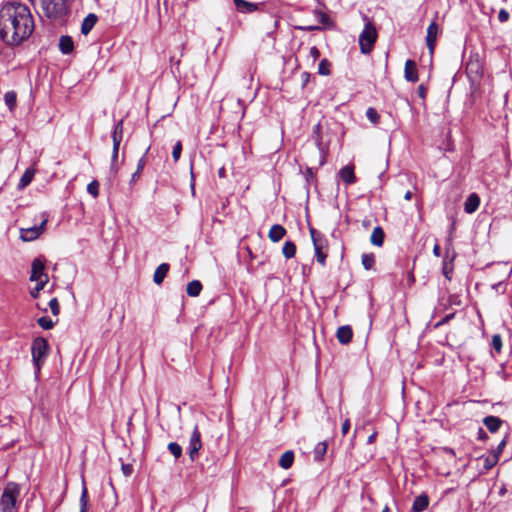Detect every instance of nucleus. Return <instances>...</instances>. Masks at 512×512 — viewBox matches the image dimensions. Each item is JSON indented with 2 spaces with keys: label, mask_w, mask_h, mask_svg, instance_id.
<instances>
[{
  "label": "nucleus",
  "mask_w": 512,
  "mask_h": 512,
  "mask_svg": "<svg viewBox=\"0 0 512 512\" xmlns=\"http://www.w3.org/2000/svg\"><path fill=\"white\" fill-rule=\"evenodd\" d=\"M168 450L176 459H178L182 455V447L176 442L169 443Z\"/></svg>",
  "instance_id": "nucleus-37"
},
{
  "label": "nucleus",
  "mask_w": 512,
  "mask_h": 512,
  "mask_svg": "<svg viewBox=\"0 0 512 512\" xmlns=\"http://www.w3.org/2000/svg\"><path fill=\"white\" fill-rule=\"evenodd\" d=\"M4 101L9 111H14L17 104V95L14 91H8L4 95Z\"/></svg>",
  "instance_id": "nucleus-28"
},
{
  "label": "nucleus",
  "mask_w": 512,
  "mask_h": 512,
  "mask_svg": "<svg viewBox=\"0 0 512 512\" xmlns=\"http://www.w3.org/2000/svg\"><path fill=\"white\" fill-rule=\"evenodd\" d=\"M374 264H375V257L372 253L362 255V265L366 270L373 269Z\"/></svg>",
  "instance_id": "nucleus-35"
},
{
  "label": "nucleus",
  "mask_w": 512,
  "mask_h": 512,
  "mask_svg": "<svg viewBox=\"0 0 512 512\" xmlns=\"http://www.w3.org/2000/svg\"><path fill=\"white\" fill-rule=\"evenodd\" d=\"M481 459L483 460V467L486 471L492 469L499 461L497 454H493L492 452Z\"/></svg>",
  "instance_id": "nucleus-29"
},
{
  "label": "nucleus",
  "mask_w": 512,
  "mask_h": 512,
  "mask_svg": "<svg viewBox=\"0 0 512 512\" xmlns=\"http://www.w3.org/2000/svg\"><path fill=\"white\" fill-rule=\"evenodd\" d=\"M34 20L29 7L18 1H8L0 8V37L8 45H19L30 37Z\"/></svg>",
  "instance_id": "nucleus-1"
},
{
  "label": "nucleus",
  "mask_w": 512,
  "mask_h": 512,
  "mask_svg": "<svg viewBox=\"0 0 512 512\" xmlns=\"http://www.w3.org/2000/svg\"><path fill=\"white\" fill-rule=\"evenodd\" d=\"M429 505V497L426 494H421L414 499L411 512H422Z\"/></svg>",
  "instance_id": "nucleus-19"
},
{
  "label": "nucleus",
  "mask_w": 512,
  "mask_h": 512,
  "mask_svg": "<svg viewBox=\"0 0 512 512\" xmlns=\"http://www.w3.org/2000/svg\"><path fill=\"white\" fill-rule=\"evenodd\" d=\"M374 439H375V435L373 434V435L369 436L368 442L372 443L374 441Z\"/></svg>",
  "instance_id": "nucleus-57"
},
{
  "label": "nucleus",
  "mask_w": 512,
  "mask_h": 512,
  "mask_svg": "<svg viewBox=\"0 0 512 512\" xmlns=\"http://www.w3.org/2000/svg\"><path fill=\"white\" fill-rule=\"evenodd\" d=\"M87 192L96 198L99 195V183L96 180H93L87 185Z\"/></svg>",
  "instance_id": "nucleus-39"
},
{
  "label": "nucleus",
  "mask_w": 512,
  "mask_h": 512,
  "mask_svg": "<svg viewBox=\"0 0 512 512\" xmlns=\"http://www.w3.org/2000/svg\"><path fill=\"white\" fill-rule=\"evenodd\" d=\"M426 93H427V88L423 85V84H420L417 88V94L418 96L421 98V99H425L426 97Z\"/></svg>",
  "instance_id": "nucleus-50"
},
{
  "label": "nucleus",
  "mask_w": 512,
  "mask_h": 512,
  "mask_svg": "<svg viewBox=\"0 0 512 512\" xmlns=\"http://www.w3.org/2000/svg\"><path fill=\"white\" fill-rule=\"evenodd\" d=\"M181 152H182V143H181V141H177L172 150V157L175 162H177L180 159Z\"/></svg>",
  "instance_id": "nucleus-42"
},
{
  "label": "nucleus",
  "mask_w": 512,
  "mask_h": 512,
  "mask_svg": "<svg viewBox=\"0 0 512 512\" xmlns=\"http://www.w3.org/2000/svg\"><path fill=\"white\" fill-rule=\"evenodd\" d=\"M454 317V313H451V314H448L446 315L444 318H442L441 320H439L436 324H435V327H440L444 324H446L448 321H450L452 318Z\"/></svg>",
  "instance_id": "nucleus-46"
},
{
  "label": "nucleus",
  "mask_w": 512,
  "mask_h": 512,
  "mask_svg": "<svg viewBox=\"0 0 512 512\" xmlns=\"http://www.w3.org/2000/svg\"><path fill=\"white\" fill-rule=\"evenodd\" d=\"M363 19L365 21V25L359 35V46L363 54H368L372 51L374 43L376 42L377 30L367 16H364Z\"/></svg>",
  "instance_id": "nucleus-3"
},
{
  "label": "nucleus",
  "mask_w": 512,
  "mask_h": 512,
  "mask_svg": "<svg viewBox=\"0 0 512 512\" xmlns=\"http://www.w3.org/2000/svg\"><path fill=\"white\" fill-rule=\"evenodd\" d=\"M19 496L20 486L15 482L7 483L0 498L1 512H17L19 506Z\"/></svg>",
  "instance_id": "nucleus-2"
},
{
  "label": "nucleus",
  "mask_w": 512,
  "mask_h": 512,
  "mask_svg": "<svg viewBox=\"0 0 512 512\" xmlns=\"http://www.w3.org/2000/svg\"><path fill=\"white\" fill-rule=\"evenodd\" d=\"M89 508V497H88V490L83 483L81 496H80V511L79 512H87Z\"/></svg>",
  "instance_id": "nucleus-27"
},
{
  "label": "nucleus",
  "mask_w": 512,
  "mask_h": 512,
  "mask_svg": "<svg viewBox=\"0 0 512 512\" xmlns=\"http://www.w3.org/2000/svg\"><path fill=\"white\" fill-rule=\"evenodd\" d=\"M492 289H494L496 292L504 293L506 289V285L503 282H498L494 285H492Z\"/></svg>",
  "instance_id": "nucleus-48"
},
{
  "label": "nucleus",
  "mask_w": 512,
  "mask_h": 512,
  "mask_svg": "<svg viewBox=\"0 0 512 512\" xmlns=\"http://www.w3.org/2000/svg\"><path fill=\"white\" fill-rule=\"evenodd\" d=\"M439 34V26L436 22H432L428 28H427V35H426V45L430 51V53H433L436 40Z\"/></svg>",
  "instance_id": "nucleus-11"
},
{
  "label": "nucleus",
  "mask_w": 512,
  "mask_h": 512,
  "mask_svg": "<svg viewBox=\"0 0 512 512\" xmlns=\"http://www.w3.org/2000/svg\"><path fill=\"white\" fill-rule=\"evenodd\" d=\"M31 353L36 373H38L49 354L48 341L43 337L35 338L32 342Z\"/></svg>",
  "instance_id": "nucleus-4"
},
{
  "label": "nucleus",
  "mask_w": 512,
  "mask_h": 512,
  "mask_svg": "<svg viewBox=\"0 0 512 512\" xmlns=\"http://www.w3.org/2000/svg\"><path fill=\"white\" fill-rule=\"evenodd\" d=\"M294 462V453L289 450L284 452L279 459V466L283 469H289Z\"/></svg>",
  "instance_id": "nucleus-25"
},
{
  "label": "nucleus",
  "mask_w": 512,
  "mask_h": 512,
  "mask_svg": "<svg viewBox=\"0 0 512 512\" xmlns=\"http://www.w3.org/2000/svg\"><path fill=\"white\" fill-rule=\"evenodd\" d=\"M498 19L500 22H506L509 19V13L506 10L501 9L498 14Z\"/></svg>",
  "instance_id": "nucleus-49"
},
{
  "label": "nucleus",
  "mask_w": 512,
  "mask_h": 512,
  "mask_svg": "<svg viewBox=\"0 0 512 512\" xmlns=\"http://www.w3.org/2000/svg\"><path fill=\"white\" fill-rule=\"evenodd\" d=\"M37 323L41 328L45 330H49L54 327V322L49 317H40L37 320Z\"/></svg>",
  "instance_id": "nucleus-38"
},
{
  "label": "nucleus",
  "mask_w": 512,
  "mask_h": 512,
  "mask_svg": "<svg viewBox=\"0 0 512 512\" xmlns=\"http://www.w3.org/2000/svg\"><path fill=\"white\" fill-rule=\"evenodd\" d=\"M49 307L54 316H57L60 313V305L57 298H52L49 301Z\"/></svg>",
  "instance_id": "nucleus-44"
},
{
  "label": "nucleus",
  "mask_w": 512,
  "mask_h": 512,
  "mask_svg": "<svg viewBox=\"0 0 512 512\" xmlns=\"http://www.w3.org/2000/svg\"><path fill=\"white\" fill-rule=\"evenodd\" d=\"M448 453L454 454L453 449H447Z\"/></svg>",
  "instance_id": "nucleus-60"
},
{
  "label": "nucleus",
  "mask_w": 512,
  "mask_h": 512,
  "mask_svg": "<svg viewBox=\"0 0 512 512\" xmlns=\"http://www.w3.org/2000/svg\"><path fill=\"white\" fill-rule=\"evenodd\" d=\"M339 177L346 185L354 184L357 181L353 165H346L339 170Z\"/></svg>",
  "instance_id": "nucleus-13"
},
{
  "label": "nucleus",
  "mask_w": 512,
  "mask_h": 512,
  "mask_svg": "<svg viewBox=\"0 0 512 512\" xmlns=\"http://www.w3.org/2000/svg\"><path fill=\"white\" fill-rule=\"evenodd\" d=\"M49 277L45 272V259L42 257L35 258L31 265L30 281L48 282Z\"/></svg>",
  "instance_id": "nucleus-8"
},
{
  "label": "nucleus",
  "mask_w": 512,
  "mask_h": 512,
  "mask_svg": "<svg viewBox=\"0 0 512 512\" xmlns=\"http://www.w3.org/2000/svg\"><path fill=\"white\" fill-rule=\"evenodd\" d=\"M202 291V284L198 280H193L187 284L186 292L190 297H197Z\"/></svg>",
  "instance_id": "nucleus-26"
},
{
  "label": "nucleus",
  "mask_w": 512,
  "mask_h": 512,
  "mask_svg": "<svg viewBox=\"0 0 512 512\" xmlns=\"http://www.w3.org/2000/svg\"><path fill=\"white\" fill-rule=\"evenodd\" d=\"M366 117L369 121H371L373 124H377L379 121V114L376 111V109L369 107L366 111Z\"/></svg>",
  "instance_id": "nucleus-40"
},
{
  "label": "nucleus",
  "mask_w": 512,
  "mask_h": 512,
  "mask_svg": "<svg viewBox=\"0 0 512 512\" xmlns=\"http://www.w3.org/2000/svg\"><path fill=\"white\" fill-rule=\"evenodd\" d=\"M491 345H492L493 349L497 353L501 352V350H502V338H501V336L499 334H495V335L492 336Z\"/></svg>",
  "instance_id": "nucleus-41"
},
{
  "label": "nucleus",
  "mask_w": 512,
  "mask_h": 512,
  "mask_svg": "<svg viewBox=\"0 0 512 512\" xmlns=\"http://www.w3.org/2000/svg\"><path fill=\"white\" fill-rule=\"evenodd\" d=\"M336 337L341 344H348L353 337L352 328L349 325L340 326L337 330Z\"/></svg>",
  "instance_id": "nucleus-14"
},
{
  "label": "nucleus",
  "mask_w": 512,
  "mask_h": 512,
  "mask_svg": "<svg viewBox=\"0 0 512 512\" xmlns=\"http://www.w3.org/2000/svg\"><path fill=\"white\" fill-rule=\"evenodd\" d=\"M169 268L170 266L168 263H162L156 268L153 275V281L155 284L160 285L163 283L165 277L168 274Z\"/></svg>",
  "instance_id": "nucleus-18"
},
{
  "label": "nucleus",
  "mask_w": 512,
  "mask_h": 512,
  "mask_svg": "<svg viewBox=\"0 0 512 512\" xmlns=\"http://www.w3.org/2000/svg\"><path fill=\"white\" fill-rule=\"evenodd\" d=\"M97 20H98V18L95 14H93V13L88 14L84 18L82 25H81L82 34L87 35L93 29Z\"/></svg>",
  "instance_id": "nucleus-21"
},
{
  "label": "nucleus",
  "mask_w": 512,
  "mask_h": 512,
  "mask_svg": "<svg viewBox=\"0 0 512 512\" xmlns=\"http://www.w3.org/2000/svg\"><path fill=\"white\" fill-rule=\"evenodd\" d=\"M74 48L73 40L69 36H61L59 40V49L63 54H69Z\"/></svg>",
  "instance_id": "nucleus-24"
},
{
  "label": "nucleus",
  "mask_w": 512,
  "mask_h": 512,
  "mask_svg": "<svg viewBox=\"0 0 512 512\" xmlns=\"http://www.w3.org/2000/svg\"><path fill=\"white\" fill-rule=\"evenodd\" d=\"M118 156H119V148L113 147L112 149V156H111V171L114 173H117L119 164H118Z\"/></svg>",
  "instance_id": "nucleus-36"
},
{
  "label": "nucleus",
  "mask_w": 512,
  "mask_h": 512,
  "mask_svg": "<svg viewBox=\"0 0 512 512\" xmlns=\"http://www.w3.org/2000/svg\"><path fill=\"white\" fill-rule=\"evenodd\" d=\"M452 247V238L449 237L447 239V247H446V254L443 259V265H442V273L445 276L446 279L451 280L452 274H453V261L455 259V253L453 252L452 255L449 254V251Z\"/></svg>",
  "instance_id": "nucleus-10"
},
{
  "label": "nucleus",
  "mask_w": 512,
  "mask_h": 512,
  "mask_svg": "<svg viewBox=\"0 0 512 512\" xmlns=\"http://www.w3.org/2000/svg\"><path fill=\"white\" fill-rule=\"evenodd\" d=\"M47 222L48 214L46 212L41 213L40 224L28 228H21L20 238L25 242L36 240L45 231V226Z\"/></svg>",
  "instance_id": "nucleus-7"
},
{
  "label": "nucleus",
  "mask_w": 512,
  "mask_h": 512,
  "mask_svg": "<svg viewBox=\"0 0 512 512\" xmlns=\"http://www.w3.org/2000/svg\"><path fill=\"white\" fill-rule=\"evenodd\" d=\"M36 283L37 284H36L35 288L30 291V295L32 298H37L39 296L40 291L45 287V285L48 282L38 281Z\"/></svg>",
  "instance_id": "nucleus-43"
},
{
  "label": "nucleus",
  "mask_w": 512,
  "mask_h": 512,
  "mask_svg": "<svg viewBox=\"0 0 512 512\" xmlns=\"http://www.w3.org/2000/svg\"><path fill=\"white\" fill-rule=\"evenodd\" d=\"M310 234L314 246L316 260L324 266L327 258V247L328 243L325 237L316 231L314 228H310Z\"/></svg>",
  "instance_id": "nucleus-6"
},
{
  "label": "nucleus",
  "mask_w": 512,
  "mask_h": 512,
  "mask_svg": "<svg viewBox=\"0 0 512 512\" xmlns=\"http://www.w3.org/2000/svg\"><path fill=\"white\" fill-rule=\"evenodd\" d=\"M309 54L312 57V59L316 61L320 56V51L316 46H313L310 48Z\"/></svg>",
  "instance_id": "nucleus-47"
},
{
  "label": "nucleus",
  "mask_w": 512,
  "mask_h": 512,
  "mask_svg": "<svg viewBox=\"0 0 512 512\" xmlns=\"http://www.w3.org/2000/svg\"><path fill=\"white\" fill-rule=\"evenodd\" d=\"M349 429H350V420L345 419L344 422L342 423V427H341L343 436H345L348 433Z\"/></svg>",
  "instance_id": "nucleus-51"
},
{
  "label": "nucleus",
  "mask_w": 512,
  "mask_h": 512,
  "mask_svg": "<svg viewBox=\"0 0 512 512\" xmlns=\"http://www.w3.org/2000/svg\"><path fill=\"white\" fill-rule=\"evenodd\" d=\"M478 435L479 439H485L487 437L485 431L482 428H479Z\"/></svg>",
  "instance_id": "nucleus-54"
},
{
  "label": "nucleus",
  "mask_w": 512,
  "mask_h": 512,
  "mask_svg": "<svg viewBox=\"0 0 512 512\" xmlns=\"http://www.w3.org/2000/svg\"><path fill=\"white\" fill-rule=\"evenodd\" d=\"M480 205V198L476 193H472L468 196L464 203V210L468 214L474 213Z\"/></svg>",
  "instance_id": "nucleus-15"
},
{
  "label": "nucleus",
  "mask_w": 512,
  "mask_h": 512,
  "mask_svg": "<svg viewBox=\"0 0 512 512\" xmlns=\"http://www.w3.org/2000/svg\"><path fill=\"white\" fill-rule=\"evenodd\" d=\"M303 30H307V31H313V30H317V29H320V27H317V26H308V27H304L302 28Z\"/></svg>",
  "instance_id": "nucleus-55"
},
{
  "label": "nucleus",
  "mask_w": 512,
  "mask_h": 512,
  "mask_svg": "<svg viewBox=\"0 0 512 512\" xmlns=\"http://www.w3.org/2000/svg\"><path fill=\"white\" fill-rule=\"evenodd\" d=\"M483 423L490 432L495 433L499 430L503 421L496 416H487L484 418Z\"/></svg>",
  "instance_id": "nucleus-22"
},
{
  "label": "nucleus",
  "mask_w": 512,
  "mask_h": 512,
  "mask_svg": "<svg viewBox=\"0 0 512 512\" xmlns=\"http://www.w3.org/2000/svg\"><path fill=\"white\" fill-rule=\"evenodd\" d=\"M433 254L436 257H439L441 255V249H440V246L437 243L433 247Z\"/></svg>",
  "instance_id": "nucleus-53"
},
{
  "label": "nucleus",
  "mask_w": 512,
  "mask_h": 512,
  "mask_svg": "<svg viewBox=\"0 0 512 512\" xmlns=\"http://www.w3.org/2000/svg\"><path fill=\"white\" fill-rule=\"evenodd\" d=\"M223 174H224V169L222 168V169H220V171H219V175H220V176H222Z\"/></svg>",
  "instance_id": "nucleus-59"
},
{
  "label": "nucleus",
  "mask_w": 512,
  "mask_h": 512,
  "mask_svg": "<svg viewBox=\"0 0 512 512\" xmlns=\"http://www.w3.org/2000/svg\"><path fill=\"white\" fill-rule=\"evenodd\" d=\"M331 63L327 59H322L318 65V73L328 76L331 73Z\"/></svg>",
  "instance_id": "nucleus-34"
},
{
  "label": "nucleus",
  "mask_w": 512,
  "mask_h": 512,
  "mask_svg": "<svg viewBox=\"0 0 512 512\" xmlns=\"http://www.w3.org/2000/svg\"><path fill=\"white\" fill-rule=\"evenodd\" d=\"M404 78L408 82L415 83L418 81V69L415 61L408 59L405 62Z\"/></svg>",
  "instance_id": "nucleus-12"
},
{
  "label": "nucleus",
  "mask_w": 512,
  "mask_h": 512,
  "mask_svg": "<svg viewBox=\"0 0 512 512\" xmlns=\"http://www.w3.org/2000/svg\"><path fill=\"white\" fill-rule=\"evenodd\" d=\"M112 142L113 147H120L121 141L123 139V120H119L115 125L112 131Z\"/></svg>",
  "instance_id": "nucleus-16"
},
{
  "label": "nucleus",
  "mask_w": 512,
  "mask_h": 512,
  "mask_svg": "<svg viewBox=\"0 0 512 512\" xmlns=\"http://www.w3.org/2000/svg\"><path fill=\"white\" fill-rule=\"evenodd\" d=\"M384 231L380 226H376L371 234L370 241L373 245L381 247L384 242Z\"/></svg>",
  "instance_id": "nucleus-23"
},
{
  "label": "nucleus",
  "mask_w": 512,
  "mask_h": 512,
  "mask_svg": "<svg viewBox=\"0 0 512 512\" xmlns=\"http://www.w3.org/2000/svg\"><path fill=\"white\" fill-rule=\"evenodd\" d=\"M42 9L48 18H60L68 11L66 0H42Z\"/></svg>",
  "instance_id": "nucleus-5"
},
{
  "label": "nucleus",
  "mask_w": 512,
  "mask_h": 512,
  "mask_svg": "<svg viewBox=\"0 0 512 512\" xmlns=\"http://www.w3.org/2000/svg\"><path fill=\"white\" fill-rule=\"evenodd\" d=\"M236 9L241 13H251L258 9V4L248 2L246 0H233Z\"/></svg>",
  "instance_id": "nucleus-20"
},
{
  "label": "nucleus",
  "mask_w": 512,
  "mask_h": 512,
  "mask_svg": "<svg viewBox=\"0 0 512 512\" xmlns=\"http://www.w3.org/2000/svg\"><path fill=\"white\" fill-rule=\"evenodd\" d=\"M286 234V229L280 224L271 226L268 237L272 242H279Z\"/></svg>",
  "instance_id": "nucleus-17"
},
{
  "label": "nucleus",
  "mask_w": 512,
  "mask_h": 512,
  "mask_svg": "<svg viewBox=\"0 0 512 512\" xmlns=\"http://www.w3.org/2000/svg\"><path fill=\"white\" fill-rule=\"evenodd\" d=\"M506 446V440L503 439L497 446L495 450L492 451L493 454H497L498 458L500 457V454L502 453L504 447Z\"/></svg>",
  "instance_id": "nucleus-45"
},
{
  "label": "nucleus",
  "mask_w": 512,
  "mask_h": 512,
  "mask_svg": "<svg viewBox=\"0 0 512 512\" xmlns=\"http://www.w3.org/2000/svg\"><path fill=\"white\" fill-rule=\"evenodd\" d=\"M283 255L287 258H293L296 254V246L292 241H286L282 248Z\"/></svg>",
  "instance_id": "nucleus-31"
},
{
  "label": "nucleus",
  "mask_w": 512,
  "mask_h": 512,
  "mask_svg": "<svg viewBox=\"0 0 512 512\" xmlns=\"http://www.w3.org/2000/svg\"><path fill=\"white\" fill-rule=\"evenodd\" d=\"M327 444L326 442H319L314 448V459L321 461L323 456L326 454Z\"/></svg>",
  "instance_id": "nucleus-32"
},
{
  "label": "nucleus",
  "mask_w": 512,
  "mask_h": 512,
  "mask_svg": "<svg viewBox=\"0 0 512 512\" xmlns=\"http://www.w3.org/2000/svg\"><path fill=\"white\" fill-rule=\"evenodd\" d=\"M382 512H392L388 506H385Z\"/></svg>",
  "instance_id": "nucleus-58"
},
{
  "label": "nucleus",
  "mask_w": 512,
  "mask_h": 512,
  "mask_svg": "<svg viewBox=\"0 0 512 512\" xmlns=\"http://www.w3.org/2000/svg\"><path fill=\"white\" fill-rule=\"evenodd\" d=\"M33 176H34L33 171L26 170L19 181V184H18L19 188H25L26 186H28L31 183Z\"/></svg>",
  "instance_id": "nucleus-33"
},
{
  "label": "nucleus",
  "mask_w": 512,
  "mask_h": 512,
  "mask_svg": "<svg viewBox=\"0 0 512 512\" xmlns=\"http://www.w3.org/2000/svg\"><path fill=\"white\" fill-rule=\"evenodd\" d=\"M148 152V149L146 150L145 154L139 159L138 163H137V169L136 171L132 174V177H131V181L134 182V181H137L139 178H140V175L146 165V154Z\"/></svg>",
  "instance_id": "nucleus-30"
},
{
  "label": "nucleus",
  "mask_w": 512,
  "mask_h": 512,
  "mask_svg": "<svg viewBox=\"0 0 512 512\" xmlns=\"http://www.w3.org/2000/svg\"><path fill=\"white\" fill-rule=\"evenodd\" d=\"M202 448L201 433L196 425L192 431L189 440L188 454L191 461H195L199 456V450Z\"/></svg>",
  "instance_id": "nucleus-9"
},
{
  "label": "nucleus",
  "mask_w": 512,
  "mask_h": 512,
  "mask_svg": "<svg viewBox=\"0 0 512 512\" xmlns=\"http://www.w3.org/2000/svg\"><path fill=\"white\" fill-rule=\"evenodd\" d=\"M412 198V192L411 191H407L404 195V199L405 200H411Z\"/></svg>",
  "instance_id": "nucleus-56"
},
{
  "label": "nucleus",
  "mask_w": 512,
  "mask_h": 512,
  "mask_svg": "<svg viewBox=\"0 0 512 512\" xmlns=\"http://www.w3.org/2000/svg\"><path fill=\"white\" fill-rule=\"evenodd\" d=\"M122 471L125 476H130L133 472V467L130 464H123Z\"/></svg>",
  "instance_id": "nucleus-52"
}]
</instances>
